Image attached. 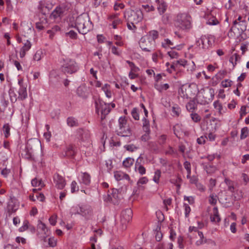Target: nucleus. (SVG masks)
<instances>
[{
	"label": "nucleus",
	"mask_w": 249,
	"mask_h": 249,
	"mask_svg": "<svg viewBox=\"0 0 249 249\" xmlns=\"http://www.w3.org/2000/svg\"><path fill=\"white\" fill-rule=\"evenodd\" d=\"M3 131L5 138H8L10 135V127L8 124H6L3 126Z\"/></svg>",
	"instance_id": "a19ab883"
},
{
	"label": "nucleus",
	"mask_w": 249,
	"mask_h": 249,
	"mask_svg": "<svg viewBox=\"0 0 249 249\" xmlns=\"http://www.w3.org/2000/svg\"><path fill=\"white\" fill-rule=\"evenodd\" d=\"M124 17L128 22L137 24L142 20L143 15L140 9L125 10L124 12Z\"/></svg>",
	"instance_id": "20e7f679"
},
{
	"label": "nucleus",
	"mask_w": 249,
	"mask_h": 249,
	"mask_svg": "<svg viewBox=\"0 0 249 249\" xmlns=\"http://www.w3.org/2000/svg\"><path fill=\"white\" fill-rule=\"evenodd\" d=\"M60 29V27L58 26H55L51 30H49L47 31V33L48 34H50V38H52L54 35V34L57 31H59Z\"/></svg>",
	"instance_id": "49530a36"
},
{
	"label": "nucleus",
	"mask_w": 249,
	"mask_h": 249,
	"mask_svg": "<svg viewBox=\"0 0 249 249\" xmlns=\"http://www.w3.org/2000/svg\"><path fill=\"white\" fill-rule=\"evenodd\" d=\"M186 107L188 111L193 112L196 108L195 103L194 101H191L186 105Z\"/></svg>",
	"instance_id": "c03bdc74"
},
{
	"label": "nucleus",
	"mask_w": 249,
	"mask_h": 249,
	"mask_svg": "<svg viewBox=\"0 0 249 249\" xmlns=\"http://www.w3.org/2000/svg\"><path fill=\"white\" fill-rule=\"evenodd\" d=\"M142 128L145 132H150L149 122L145 117L142 120Z\"/></svg>",
	"instance_id": "a878e982"
},
{
	"label": "nucleus",
	"mask_w": 249,
	"mask_h": 249,
	"mask_svg": "<svg viewBox=\"0 0 249 249\" xmlns=\"http://www.w3.org/2000/svg\"><path fill=\"white\" fill-rule=\"evenodd\" d=\"M231 81L228 80V79H226V80H225L224 81H223L221 83V84L223 86V87L224 88H228V87H230L231 86Z\"/></svg>",
	"instance_id": "052dcab7"
},
{
	"label": "nucleus",
	"mask_w": 249,
	"mask_h": 249,
	"mask_svg": "<svg viewBox=\"0 0 249 249\" xmlns=\"http://www.w3.org/2000/svg\"><path fill=\"white\" fill-rule=\"evenodd\" d=\"M159 58H162V54H161L160 51L155 52L152 55V60L155 62H158Z\"/></svg>",
	"instance_id": "37998d69"
},
{
	"label": "nucleus",
	"mask_w": 249,
	"mask_h": 249,
	"mask_svg": "<svg viewBox=\"0 0 249 249\" xmlns=\"http://www.w3.org/2000/svg\"><path fill=\"white\" fill-rule=\"evenodd\" d=\"M29 223L28 221H27V220L24 221L23 226H21L19 229V231L20 232H23V231L27 230V229H28Z\"/></svg>",
	"instance_id": "5fc2aeb1"
},
{
	"label": "nucleus",
	"mask_w": 249,
	"mask_h": 249,
	"mask_svg": "<svg viewBox=\"0 0 249 249\" xmlns=\"http://www.w3.org/2000/svg\"><path fill=\"white\" fill-rule=\"evenodd\" d=\"M131 114L133 118L135 120H138L139 119V115L138 112V110L136 108H134L131 111Z\"/></svg>",
	"instance_id": "864d4df0"
},
{
	"label": "nucleus",
	"mask_w": 249,
	"mask_h": 249,
	"mask_svg": "<svg viewBox=\"0 0 249 249\" xmlns=\"http://www.w3.org/2000/svg\"><path fill=\"white\" fill-rule=\"evenodd\" d=\"M209 201L210 204L215 205L217 202V196L214 194H211L209 196Z\"/></svg>",
	"instance_id": "603ef678"
},
{
	"label": "nucleus",
	"mask_w": 249,
	"mask_h": 249,
	"mask_svg": "<svg viewBox=\"0 0 249 249\" xmlns=\"http://www.w3.org/2000/svg\"><path fill=\"white\" fill-rule=\"evenodd\" d=\"M148 181V179L146 177H142L139 179L137 184L138 185H140V184H144L147 183Z\"/></svg>",
	"instance_id": "680f3d73"
},
{
	"label": "nucleus",
	"mask_w": 249,
	"mask_h": 249,
	"mask_svg": "<svg viewBox=\"0 0 249 249\" xmlns=\"http://www.w3.org/2000/svg\"><path fill=\"white\" fill-rule=\"evenodd\" d=\"M123 172L116 171L114 172V178L117 180H121L123 179Z\"/></svg>",
	"instance_id": "bf43d9fd"
},
{
	"label": "nucleus",
	"mask_w": 249,
	"mask_h": 249,
	"mask_svg": "<svg viewBox=\"0 0 249 249\" xmlns=\"http://www.w3.org/2000/svg\"><path fill=\"white\" fill-rule=\"evenodd\" d=\"M249 130L247 127L242 128L241 130L240 139L243 140L246 138L249 135Z\"/></svg>",
	"instance_id": "f704fd0d"
},
{
	"label": "nucleus",
	"mask_w": 249,
	"mask_h": 249,
	"mask_svg": "<svg viewBox=\"0 0 249 249\" xmlns=\"http://www.w3.org/2000/svg\"><path fill=\"white\" fill-rule=\"evenodd\" d=\"M18 84L19 86V88L18 90V99L23 100L27 97V85L24 84L22 79L18 80Z\"/></svg>",
	"instance_id": "1a4fd4ad"
},
{
	"label": "nucleus",
	"mask_w": 249,
	"mask_h": 249,
	"mask_svg": "<svg viewBox=\"0 0 249 249\" xmlns=\"http://www.w3.org/2000/svg\"><path fill=\"white\" fill-rule=\"evenodd\" d=\"M38 9L43 14L46 13L49 11V10L52 8V5L47 3L44 1H41L39 3Z\"/></svg>",
	"instance_id": "a211bd4d"
},
{
	"label": "nucleus",
	"mask_w": 249,
	"mask_h": 249,
	"mask_svg": "<svg viewBox=\"0 0 249 249\" xmlns=\"http://www.w3.org/2000/svg\"><path fill=\"white\" fill-rule=\"evenodd\" d=\"M173 131L176 136L179 137L180 132H182L181 125L179 124H176L173 127Z\"/></svg>",
	"instance_id": "58836bf2"
},
{
	"label": "nucleus",
	"mask_w": 249,
	"mask_h": 249,
	"mask_svg": "<svg viewBox=\"0 0 249 249\" xmlns=\"http://www.w3.org/2000/svg\"><path fill=\"white\" fill-rule=\"evenodd\" d=\"M71 192L73 193L79 190V187L75 181H73L71 185Z\"/></svg>",
	"instance_id": "3c124183"
},
{
	"label": "nucleus",
	"mask_w": 249,
	"mask_h": 249,
	"mask_svg": "<svg viewBox=\"0 0 249 249\" xmlns=\"http://www.w3.org/2000/svg\"><path fill=\"white\" fill-rule=\"evenodd\" d=\"M75 153L76 151L74 147L71 145H70L66 148L64 156L72 158L74 157Z\"/></svg>",
	"instance_id": "412c9836"
},
{
	"label": "nucleus",
	"mask_w": 249,
	"mask_h": 249,
	"mask_svg": "<svg viewBox=\"0 0 249 249\" xmlns=\"http://www.w3.org/2000/svg\"><path fill=\"white\" fill-rule=\"evenodd\" d=\"M156 89L159 91L167 90L169 88V85L168 84H164L162 85H155Z\"/></svg>",
	"instance_id": "e433bc0d"
},
{
	"label": "nucleus",
	"mask_w": 249,
	"mask_h": 249,
	"mask_svg": "<svg viewBox=\"0 0 249 249\" xmlns=\"http://www.w3.org/2000/svg\"><path fill=\"white\" fill-rule=\"evenodd\" d=\"M56 217H57L56 215H53L50 217L49 220L50 224L54 226L56 224Z\"/></svg>",
	"instance_id": "69168bd1"
},
{
	"label": "nucleus",
	"mask_w": 249,
	"mask_h": 249,
	"mask_svg": "<svg viewBox=\"0 0 249 249\" xmlns=\"http://www.w3.org/2000/svg\"><path fill=\"white\" fill-rule=\"evenodd\" d=\"M167 7V6L165 2L163 1L160 2L158 6V10L160 14V15L163 14L166 11Z\"/></svg>",
	"instance_id": "bb28decb"
},
{
	"label": "nucleus",
	"mask_w": 249,
	"mask_h": 249,
	"mask_svg": "<svg viewBox=\"0 0 249 249\" xmlns=\"http://www.w3.org/2000/svg\"><path fill=\"white\" fill-rule=\"evenodd\" d=\"M162 46L163 48H170L171 49L176 48L174 46V43L169 39H166L162 42Z\"/></svg>",
	"instance_id": "c756f323"
},
{
	"label": "nucleus",
	"mask_w": 249,
	"mask_h": 249,
	"mask_svg": "<svg viewBox=\"0 0 249 249\" xmlns=\"http://www.w3.org/2000/svg\"><path fill=\"white\" fill-rule=\"evenodd\" d=\"M31 43L28 40L24 43V45L20 49L19 52V56L21 58H23L25 56L26 52L31 49Z\"/></svg>",
	"instance_id": "f3484780"
},
{
	"label": "nucleus",
	"mask_w": 249,
	"mask_h": 249,
	"mask_svg": "<svg viewBox=\"0 0 249 249\" xmlns=\"http://www.w3.org/2000/svg\"><path fill=\"white\" fill-rule=\"evenodd\" d=\"M167 136L165 135H160L158 139V142L160 144H163L166 142Z\"/></svg>",
	"instance_id": "6e6d98bb"
},
{
	"label": "nucleus",
	"mask_w": 249,
	"mask_h": 249,
	"mask_svg": "<svg viewBox=\"0 0 249 249\" xmlns=\"http://www.w3.org/2000/svg\"><path fill=\"white\" fill-rule=\"evenodd\" d=\"M122 23V20L119 18H115V20L112 21V25L114 29L117 28V26L118 25Z\"/></svg>",
	"instance_id": "13d9d810"
},
{
	"label": "nucleus",
	"mask_w": 249,
	"mask_h": 249,
	"mask_svg": "<svg viewBox=\"0 0 249 249\" xmlns=\"http://www.w3.org/2000/svg\"><path fill=\"white\" fill-rule=\"evenodd\" d=\"M64 10L61 7H56V8L52 12L50 17L51 18L56 19L58 17H60L63 14Z\"/></svg>",
	"instance_id": "6ab92c4d"
},
{
	"label": "nucleus",
	"mask_w": 249,
	"mask_h": 249,
	"mask_svg": "<svg viewBox=\"0 0 249 249\" xmlns=\"http://www.w3.org/2000/svg\"><path fill=\"white\" fill-rule=\"evenodd\" d=\"M112 193L104 197V201L107 202L111 201L115 203L118 198V190L116 189H112Z\"/></svg>",
	"instance_id": "4468645a"
},
{
	"label": "nucleus",
	"mask_w": 249,
	"mask_h": 249,
	"mask_svg": "<svg viewBox=\"0 0 249 249\" xmlns=\"http://www.w3.org/2000/svg\"><path fill=\"white\" fill-rule=\"evenodd\" d=\"M186 89H184V88L181 87L179 89L178 92V94L183 98H188V95L186 92Z\"/></svg>",
	"instance_id": "09e8293b"
},
{
	"label": "nucleus",
	"mask_w": 249,
	"mask_h": 249,
	"mask_svg": "<svg viewBox=\"0 0 249 249\" xmlns=\"http://www.w3.org/2000/svg\"><path fill=\"white\" fill-rule=\"evenodd\" d=\"M132 211L130 208L123 210L121 214L120 222L122 231H124L127 228V225L132 218Z\"/></svg>",
	"instance_id": "423d86ee"
},
{
	"label": "nucleus",
	"mask_w": 249,
	"mask_h": 249,
	"mask_svg": "<svg viewBox=\"0 0 249 249\" xmlns=\"http://www.w3.org/2000/svg\"><path fill=\"white\" fill-rule=\"evenodd\" d=\"M198 236L199 237L200 239L196 242V245L197 246H199L206 243V240L204 239V237L202 231H198Z\"/></svg>",
	"instance_id": "393cba45"
},
{
	"label": "nucleus",
	"mask_w": 249,
	"mask_h": 249,
	"mask_svg": "<svg viewBox=\"0 0 249 249\" xmlns=\"http://www.w3.org/2000/svg\"><path fill=\"white\" fill-rule=\"evenodd\" d=\"M92 23L90 20L89 17L86 13L79 15L75 19V27L81 34H86L92 29Z\"/></svg>",
	"instance_id": "f257e3e1"
},
{
	"label": "nucleus",
	"mask_w": 249,
	"mask_h": 249,
	"mask_svg": "<svg viewBox=\"0 0 249 249\" xmlns=\"http://www.w3.org/2000/svg\"><path fill=\"white\" fill-rule=\"evenodd\" d=\"M210 38L205 36H202L196 41V45L199 48L206 49L209 47Z\"/></svg>",
	"instance_id": "9b49d317"
},
{
	"label": "nucleus",
	"mask_w": 249,
	"mask_h": 249,
	"mask_svg": "<svg viewBox=\"0 0 249 249\" xmlns=\"http://www.w3.org/2000/svg\"><path fill=\"white\" fill-rule=\"evenodd\" d=\"M161 176V171L160 170H157L155 172L154 176L153 177V181L156 183H159L160 178Z\"/></svg>",
	"instance_id": "79ce46f5"
},
{
	"label": "nucleus",
	"mask_w": 249,
	"mask_h": 249,
	"mask_svg": "<svg viewBox=\"0 0 249 249\" xmlns=\"http://www.w3.org/2000/svg\"><path fill=\"white\" fill-rule=\"evenodd\" d=\"M53 181L55 186L59 189H63L66 185V181L63 177L58 174L53 176Z\"/></svg>",
	"instance_id": "9d476101"
},
{
	"label": "nucleus",
	"mask_w": 249,
	"mask_h": 249,
	"mask_svg": "<svg viewBox=\"0 0 249 249\" xmlns=\"http://www.w3.org/2000/svg\"><path fill=\"white\" fill-rule=\"evenodd\" d=\"M234 28H237L238 30H241L242 32L246 31L247 29V23L246 20L240 21L234 20L233 22V25L231 29Z\"/></svg>",
	"instance_id": "2eb2a0df"
},
{
	"label": "nucleus",
	"mask_w": 249,
	"mask_h": 249,
	"mask_svg": "<svg viewBox=\"0 0 249 249\" xmlns=\"http://www.w3.org/2000/svg\"><path fill=\"white\" fill-rule=\"evenodd\" d=\"M213 214L211 215L210 217L211 221L215 223L219 222L221 219L218 213V209L216 207H214L213 208Z\"/></svg>",
	"instance_id": "aec40b11"
},
{
	"label": "nucleus",
	"mask_w": 249,
	"mask_h": 249,
	"mask_svg": "<svg viewBox=\"0 0 249 249\" xmlns=\"http://www.w3.org/2000/svg\"><path fill=\"white\" fill-rule=\"evenodd\" d=\"M90 138V134L88 130L83 131L81 134V139L83 141H87L89 140Z\"/></svg>",
	"instance_id": "a18cd8bd"
},
{
	"label": "nucleus",
	"mask_w": 249,
	"mask_h": 249,
	"mask_svg": "<svg viewBox=\"0 0 249 249\" xmlns=\"http://www.w3.org/2000/svg\"><path fill=\"white\" fill-rule=\"evenodd\" d=\"M181 181V179L178 176L176 178H171L170 180V182L171 183L176 185V186H177L178 187V188L180 187V185L178 183L179 182H180Z\"/></svg>",
	"instance_id": "8fccbe9b"
},
{
	"label": "nucleus",
	"mask_w": 249,
	"mask_h": 249,
	"mask_svg": "<svg viewBox=\"0 0 249 249\" xmlns=\"http://www.w3.org/2000/svg\"><path fill=\"white\" fill-rule=\"evenodd\" d=\"M139 45L143 51L150 52L154 49L156 43L151 38H147V36H144L141 38Z\"/></svg>",
	"instance_id": "0eeeda50"
},
{
	"label": "nucleus",
	"mask_w": 249,
	"mask_h": 249,
	"mask_svg": "<svg viewBox=\"0 0 249 249\" xmlns=\"http://www.w3.org/2000/svg\"><path fill=\"white\" fill-rule=\"evenodd\" d=\"M147 38H151L153 41H155V39L159 36L158 32L157 31L153 30L149 32V33L145 36Z\"/></svg>",
	"instance_id": "cd10ccee"
},
{
	"label": "nucleus",
	"mask_w": 249,
	"mask_h": 249,
	"mask_svg": "<svg viewBox=\"0 0 249 249\" xmlns=\"http://www.w3.org/2000/svg\"><path fill=\"white\" fill-rule=\"evenodd\" d=\"M184 207L185 209V214L186 217H188L189 213L191 212V208L187 204H184Z\"/></svg>",
	"instance_id": "338daca9"
},
{
	"label": "nucleus",
	"mask_w": 249,
	"mask_h": 249,
	"mask_svg": "<svg viewBox=\"0 0 249 249\" xmlns=\"http://www.w3.org/2000/svg\"><path fill=\"white\" fill-rule=\"evenodd\" d=\"M207 139L206 136H202L197 139V142L199 144H204L206 140Z\"/></svg>",
	"instance_id": "0e129e2a"
},
{
	"label": "nucleus",
	"mask_w": 249,
	"mask_h": 249,
	"mask_svg": "<svg viewBox=\"0 0 249 249\" xmlns=\"http://www.w3.org/2000/svg\"><path fill=\"white\" fill-rule=\"evenodd\" d=\"M49 245L51 247H54L56 245V241L54 238H50L49 239Z\"/></svg>",
	"instance_id": "774afa93"
},
{
	"label": "nucleus",
	"mask_w": 249,
	"mask_h": 249,
	"mask_svg": "<svg viewBox=\"0 0 249 249\" xmlns=\"http://www.w3.org/2000/svg\"><path fill=\"white\" fill-rule=\"evenodd\" d=\"M143 158L140 156L137 160L135 165V170L141 175H143L146 173L145 168L142 165L141 162Z\"/></svg>",
	"instance_id": "f8f14e48"
},
{
	"label": "nucleus",
	"mask_w": 249,
	"mask_h": 249,
	"mask_svg": "<svg viewBox=\"0 0 249 249\" xmlns=\"http://www.w3.org/2000/svg\"><path fill=\"white\" fill-rule=\"evenodd\" d=\"M37 227L38 230L42 231L45 234L47 235L48 234V229L46 225L43 222H42L41 221H38V223L37 224Z\"/></svg>",
	"instance_id": "7c9ffc66"
},
{
	"label": "nucleus",
	"mask_w": 249,
	"mask_h": 249,
	"mask_svg": "<svg viewBox=\"0 0 249 249\" xmlns=\"http://www.w3.org/2000/svg\"><path fill=\"white\" fill-rule=\"evenodd\" d=\"M9 94L10 96V99L12 103L16 102L18 99V97H17V94L15 92L13 88H10L9 90Z\"/></svg>",
	"instance_id": "c85d7f7f"
},
{
	"label": "nucleus",
	"mask_w": 249,
	"mask_h": 249,
	"mask_svg": "<svg viewBox=\"0 0 249 249\" xmlns=\"http://www.w3.org/2000/svg\"><path fill=\"white\" fill-rule=\"evenodd\" d=\"M31 184L33 187H38V190H40L44 186L42 180L37 178L33 179L31 181Z\"/></svg>",
	"instance_id": "b1692460"
},
{
	"label": "nucleus",
	"mask_w": 249,
	"mask_h": 249,
	"mask_svg": "<svg viewBox=\"0 0 249 249\" xmlns=\"http://www.w3.org/2000/svg\"><path fill=\"white\" fill-rule=\"evenodd\" d=\"M80 206L81 205H76L71 207L70 209V213L71 215L80 214Z\"/></svg>",
	"instance_id": "2f4dec72"
},
{
	"label": "nucleus",
	"mask_w": 249,
	"mask_h": 249,
	"mask_svg": "<svg viewBox=\"0 0 249 249\" xmlns=\"http://www.w3.org/2000/svg\"><path fill=\"white\" fill-rule=\"evenodd\" d=\"M174 24L179 30L188 31L192 28V18L187 13H179L174 19Z\"/></svg>",
	"instance_id": "f03ea898"
},
{
	"label": "nucleus",
	"mask_w": 249,
	"mask_h": 249,
	"mask_svg": "<svg viewBox=\"0 0 249 249\" xmlns=\"http://www.w3.org/2000/svg\"><path fill=\"white\" fill-rule=\"evenodd\" d=\"M80 182L86 185H88L90 183V177L87 173H82L81 175Z\"/></svg>",
	"instance_id": "4be33fe9"
},
{
	"label": "nucleus",
	"mask_w": 249,
	"mask_h": 249,
	"mask_svg": "<svg viewBox=\"0 0 249 249\" xmlns=\"http://www.w3.org/2000/svg\"><path fill=\"white\" fill-rule=\"evenodd\" d=\"M172 111L173 116H178L180 113L181 109L178 105H175L172 107Z\"/></svg>",
	"instance_id": "4c0bfd02"
},
{
	"label": "nucleus",
	"mask_w": 249,
	"mask_h": 249,
	"mask_svg": "<svg viewBox=\"0 0 249 249\" xmlns=\"http://www.w3.org/2000/svg\"><path fill=\"white\" fill-rule=\"evenodd\" d=\"M225 183L228 186V190L231 192L234 191V187L233 182L228 178H226L224 180Z\"/></svg>",
	"instance_id": "ea45409f"
},
{
	"label": "nucleus",
	"mask_w": 249,
	"mask_h": 249,
	"mask_svg": "<svg viewBox=\"0 0 249 249\" xmlns=\"http://www.w3.org/2000/svg\"><path fill=\"white\" fill-rule=\"evenodd\" d=\"M213 106L215 109L218 110L219 112H221L222 109V106L219 101H215L213 103Z\"/></svg>",
	"instance_id": "4d7b16f0"
},
{
	"label": "nucleus",
	"mask_w": 249,
	"mask_h": 249,
	"mask_svg": "<svg viewBox=\"0 0 249 249\" xmlns=\"http://www.w3.org/2000/svg\"><path fill=\"white\" fill-rule=\"evenodd\" d=\"M78 66L76 62L72 59H66L61 67V71L65 73L72 74L78 70Z\"/></svg>",
	"instance_id": "39448f33"
},
{
	"label": "nucleus",
	"mask_w": 249,
	"mask_h": 249,
	"mask_svg": "<svg viewBox=\"0 0 249 249\" xmlns=\"http://www.w3.org/2000/svg\"><path fill=\"white\" fill-rule=\"evenodd\" d=\"M80 215L88 218L91 215L92 209L91 207L87 205L82 204L80 206Z\"/></svg>",
	"instance_id": "ddd939ff"
},
{
	"label": "nucleus",
	"mask_w": 249,
	"mask_h": 249,
	"mask_svg": "<svg viewBox=\"0 0 249 249\" xmlns=\"http://www.w3.org/2000/svg\"><path fill=\"white\" fill-rule=\"evenodd\" d=\"M116 134L121 137H130L131 130L124 117H121L118 120V126L116 130Z\"/></svg>",
	"instance_id": "7ed1b4c3"
},
{
	"label": "nucleus",
	"mask_w": 249,
	"mask_h": 249,
	"mask_svg": "<svg viewBox=\"0 0 249 249\" xmlns=\"http://www.w3.org/2000/svg\"><path fill=\"white\" fill-rule=\"evenodd\" d=\"M96 105V112L99 113V110L101 111V120L105 119L106 115H107L110 111V107L109 104H106L103 101H99V103L95 102Z\"/></svg>",
	"instance_id": "6e6552de"
},
{
	"label": "nucleus",
	"mask_w": 249,
	"mask_h": 249,
	"mask_svg": "<svg viewBox=\"0 0 249 249\" xmlns=\"http://www.w3.org/2000/svg\"><path fill=\"white\" fill-rule=\"evenodd\" d=\"M67 124L71 127L76 126L78 125L77 120L73 117H69L67 119Z\"/></svg>",
	"instance_id": "c9c22d12"
},
{
	"label": "nucleus",
	"mask_w": 249,
	"mask_h": 249,
	"mask_svg": "<svg viewBox=\"0 0 249 249\" xmlns=\"http://www.w3.org/2000/svg\"><path fill=\"white\" fill-rule=\"evenodd\" d=\"M77 95L83 98H87L89 94L88 88L85 86L79 87L77 89Z\"/></svg>",
	"instance_id": "dca6fc26"
},
{
	"label": "nucleus",
	"mask_w": 249,
	"mask_h": 249,
	"mask_svg": "<svg viewBox=\"0 0 249 249\" xmlns=\"http://www.w3.org/2000/svg\"><path fill=\"white\" fill-rule=\"evenodd\" d=\"M124 148L127 151H130V152H134L135 150H136L137 149H138V147H137L136 146H135L133 144L125 145L124 146Z\"/></svg>",
	"instance_id": "de8ad7c7"
},
{
	"label": "nucleus",
	"mask_w": 249,
	"mask_h": 249,
	"mask_svg": "<svg viewBox=\"0 0 249 249\" xmlns=\"http://www.w3.org/2000/svg\"><path fill=\"white\" fill-rule=\"evenodd\" d=\"M192 119L196 123L198 122L200 120V117L196 113H192L191 114Z\"/></svg>",
	"instance_id": "e2e57ef3"
},
{
	"label": "nucleus",
	"mask_w": 249,
	"mask_h": 249,
	"mask_svg": "<svg viewBox=\"0 0 249 249\" xmlns=\"http://www.w3.org/2000/svg\"><path fill=\"white\" fill-rule=\"evenodd\" d=\"M43 56V52L41 50H37L33 56V60L38 61L41 59Z\"/></svg>",
	"instance_id": "473e14b6"
},
{
	"label": "nucleus",
	"mask_w": 249,
	"mask_h": 249,
	"mask_svg": "<svg viewBox=\"0 0 249 249\" xmlns=\"http://www.w3.org/2000/svg\"><path fill=\"white\" fill-rule=\"evenodd\" d=\"M240 59V56L237 53H234L231 55L230 57L229 61L232 65L233 69L235 67L236 65L237 64V62L239 61Z\"/></svg>",
	"instance_id": "5701e85b"
},
{
	"label": "nucleus",
	"mask_w": 249,
	"mask_h": 249,
	"mask_svg": "<svg viewBox=\"0 0 249 249\" xmlns=\"http://www.w3.org/2000/svg\"><path fill=\"white\" fill-rule=\"evenodd\" d=\"M134 160L131 158H127L123 162V166L126 168L130 167L134 163Z\"/></svg>",
	"instance_id": "72a5a7b5"
}]
</instances>
